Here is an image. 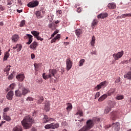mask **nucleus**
<instances>
[{
  "instance_id": "43",
  "label": "nucleus",
  "mask_w": 131,
  "mask_h": 131,
  "mask_svg": "<svg viewBox=\"0 0 131 131\" xmlns=\"http://www.w3.org/2000/svg\"><path fill=\"white\" fill-rule=\"evenodd\" d=\"M84 59H81L79 61V66L81 67L83 65V63H84Z\"/></svg>"
},
{
  "instance_id": "46",
  "label": "nucleus",
  "mask_w": 131,
  "mask_h": 131,
  "mask_svg": "<svg viewBox=\"0 0 131 131\" xmlns=\"http://www.w3.org/2000/svg\"><path fill=\"white\" fill-rule=\"evenodd\" d=\"M34 68H35V70H36L37 71L38 70V67H39L38 64L34 63Z\"/></svg>"
},
{
  "instance_id": "51",
  "label": "nucleus",
  "mask_w": 131,
  "mask_h": 131,
  "mask_svg": "<svg viewBox=\"0 0 131 131\" xmlns=\"http://www.w3.org/2000/svg\"><path fill=\"white\" fill-rule=\"evenodd\" d=\"M78 131H88V130L85 128L84 126H83L82 128H81Z\"/></svg>"
},
{
  "instance_id": "64",
  "label": "nucleus",
  "mask_w": 131,
  "mask_h": 131,
  "mask_svg": "<svg viewBox=\"0 0 131 131\" xmlns=\"http://www.w3.org/2000/svg\"><path fill=\"white\" fill-rule=\"evenodd\" d=\"M64 43H66V46H68L69 45V42H64Z\"/></svg>"
},
{
  "instance_id": "40",
  "label": "nucleus",
  "mask_w": 131,
  "mask_h": 131,
  "mask_svg": "<svg viewBox=\"0 0 131 131\" xmlns=\"http://www.w3.org/2000/svg\"><path fill=\"white\" fill-rule=\"evenodd\" d=\"M116 99L117 100H123V99H124V96H123V95H117Z\"/></svg>"
},
{
  "instance_id": "39",
  "label": "nucleus",
  "mask_w": 131,
  "mask_h": 131,
  "mask_svg": "<svg viewBox=\"0 0 131 131\" xmlns=\"http://www.w3.org/2000/svg\"><path fill=\"white\" fill-rule=\"evenodd\" d=\"M116 104V102L115 101H110V106L111 108H113L114 106Z\"/></svg>"
},
{
  "instance_id": "48",
  "label": "nucleus",
  "mask_w": 131,
  "mask_h": 131,
  "mask_svg": "<svg viewBox=\"0 0 131 131\" xmlns=\"http://www.w3.org/2000/svg\"><path fill=\"white\" fill-rule=\"evenodd\" d=\"M14 73H11L10 75H9L8 77L9 80H11V79H13V75Z\"/></svg>"
},
{
  "instance_id": "27",
  "label": "nucleus",
  "mask_w": 131,
  "mask_h": 131,
  "mask_svg": "<svg viewBox=\"0 0 131 131\" xmlns=\"http://www.w3.org/2000/svg\"><path fill=\"white\" fill-rule=\"evenodd\" d=\"M35 15L38 19H40V18H42V16H41V12L40 11H36Z\"/></svg>"
},
{
  "instance_id": "29",
  "label": "nucleus",
  "mask_w": 131,
  "mask_h": 131,
  "mask_svg": "<svg viewBox=\"0 0 131 131\" xmlns=\"http://www.w3.org/2000/svg\"><path fill=\"white\" fill-rule=\"evenodd\" d=\"M115 89H111L110 90H109L107 92V95L108 96H112L114 93H115Z\"/></svg>"
},
{
  "instance_id": "41",
  "label": "nucleus",
  "mask_w": 131,
  "mask_h": 131,
  "mask_svg": "<svg viewBox=\"0 0 131 131\" xmlns=\"http://www.w3.org/2000/svg\"><path fill=\"white\" fill-rule=\"evenodd\" d=\"M110 111H111V107H107L105 109L104 113H105L106 114H108V113H109Z\"/></svg>"
},
{
  "instance_id": "34",
  "label": "nucleus",
  "mask_w": 131,
  "mask_h": 131,
  "mask_svg": "<svg viewBox=\"0 0 131 131\" xmlns=\"http://www.w3.org/2000/svg\"><path fill=\"white\" fill-rule=\"evenodd\" d=\"M67 107L66 108L67 111H70L71 109H72V104L70 103H67Z\"/></svg>"
},
{
  "instance_id": "62",
  "label": "nucleus",
  "mask_w": 131,
  "mask_h": 131,
  "mask_svg": "<svg viewBox=\"0 0 131 131\" xmlns=\"http://www.w3.org/2000/svg\"><path fill=\"white\" fill-rule=\"evenodd\" d=\"M37 113V112H34L33 113V116H36V114Z\"/></svg>"
},
{
  "instance_id": "33",
  "label": "nucleus",
  "mask_w": 131,
  "mask_h": 131,
  "mask_svg": "<svg viewBox=\"0 0 131 131\" xmlns=\"http://www.w3.org/2000/svg\"><path fill=\"white\" fill-rule=\"evenodd\" d=\"M124 78H127V79H131V72H129L126 75H124Z\"/></svg>"
},
{
  "instance_id": "23",
  "label": "nucleus",
  "mask_w": 131,
  "mask_h": 131,
  "mask_svg": "<svg viewBox=\"0 0 131 131\" xmlns=\"http://www.w3.org/2000/svg\"><path fill=\"white\" fill-rule=\"evenodd\" d=\"M61 38V35L58 34L57 36L51 41V43H53V42H56V40L58 39V40Z\"/></svg>"
},
{
  "instance_id": "8",
  "label": "nucleus",
  "mask_w": 131,
  "mask_h": 131,
  "mask_svg": "<svg viewBox=\"0 0 131 131\" xmlns=\"http://www.w3.org/2000/svg\"><path fill=\"white\" fill-rule=\"evenodd\" d=\"M114 127V128H117V129H119L120 127V124L119 122L113 123L112 124L107 125L105 126L106 128H109V127Z\"/></svg>"
},
{
  "instance_id": "44",
  "label": "nucleus",
  "mask_w": 131,
  "mask_h": 131,
  "mask_svg": "<svg viewBox=\"0 0 131 131\" xmlns=\"http://www.w3.org/2000/svg\"><path fill=\"white\" fill-rule=\"evenodd\" d=\"M25 25V20H21V21L19 24L20 27H23V26H24Z\"/></svg>"
},
{
  "instance_id": "3",
  "label": "nucleus",
  "mask_w": 131,
  "mask_h": 131,
  "mask_svg": "<svg viewBox=\"0 0 131 131\" xmlns=\"http://www.w3.org/2000/svg\"><path fill=\"white\" fill-rule=\"evenodd\" d=\"M97 120V121H100V119L95 118L93 120L89 119L86 122V125L84 126V127L88 130H90L91 128H93L94 126L95 125V122Z\"/></svg>"
},
{
  "instance_id": "4",
  "label": "nucleus",
  "mask_w": 131,
  "mask_h": 131,
  "mask_svg": "<svg viewBox=\"0 0 131 131\" xmlns=\"http://www.w3.org/2000/svg\"><path fill=\"white\" fill-rule=\"evenodd\" d=\"M58 127H59V124L54 123L48 124L45 126L46 129H55V128H58Z\"/></svg>"
},
{
  "instance_id": "31",
  "label": "nucleus",
  "mask_w": 131,
  "mask_h": 131,
  "mask_svg": "<svg viewBox=\"0 0 131 131\" xmlns=\"http://www.w3.org/2000/svg\"><path fill=\"white\" fill-rule=\"evenodd\" d=\"M31 33L32 34H33V35H34V36H35L36 38L39 36V32L36 31H32Z\"/></svg>"
},
{
  "instance_id": "12",
  "label": "nucleus",
  "mask_w": 131,
  "mask_h": 131,
  "mask_svg": "<svg viewBox=\"0 0 131 131\" xmlns=\"http://www.w3.org/2000/svg\"><path fill=\"white\" fill-rule=\"evenodd\" d=\"M106 82H107V81H106L101 82L99 84L97 85V86L95 88V90L99 91V90H101V89H102V87L104 86V85L106 84Z\"/></svg>"
},
{
  "instance_id": "42",
  "label": "nucleus",
  "mask_w": 131,
  "mask_h": 131,
  "mask_svg": "<svg viewBox=\"0 0 131 131\" xmlns=\"http://www.w3.org/2000/svg\"><path fill=\"white\" fill-rule=\"evenodd\" d=\"M15 86H16V84L12 83L10 85L9 89L10 90H14V89H15Z\"/></svg>"
},
{
  "instance_id": "13",
  "label": "nucleus",
  "mask_w": 131,
  "mask_h": 131,
  "mask_svg": "<svg viewBox=\"0 0 131 131\" xmlns=\"http://www.w3.org/2000/svg\"><path fill=\"white\" fill-rule=\"evenodd\" d=\"M14 96V92L13 91H10L8 92L6 95V98L7 100H13V96Z\"/></svg>"
},
{
  "instance_id": "17",
  "label": "nucleus",
  "mask_w": 131,
  "mask_h": 131,
  "mask_svg": "<svg viewBox=\"0 0 131 131\" xmlns=\"http://www.w3.org/2000/svg\"><path fill=\"white\" fill-rule=\"evenodd\" d=\"M106 17H108V13H101L97 16L98 19H105Z\"/></svg>"
},
{
  "instance_id": "58",
  "label": "nucleus",
  "mask_w": 131,
  "mask_h": 131,
  "mask_svg": "<svg viewBox=\"0 0 131 131\" xmlns=\"http://www.w3.org/2000/svg\"><path fill=\"white\" fill-rule=\"evenodd\" d=\"M81 11V9H80V8H77V12H78V13H80Z\"/></svg>"
},
{
  "instance_id": "63",
  "label": "nucleus",
  "mask_w": 131,
  "mask_h": 131,
  "mask_svg": "<svg viewBox=\"0 0 131 131\" xmlns=\"http://www.w3.org/2000/svg\"><path fill=\"white\" fill-rule=\"evenodd\" d=\"M59 23H60V21L59 20H57L55 22V24H59Z\"/></svg>"
},
{
  "instance_id": "54",
  "label": "nucleus",
  "mask_w": 131,
  "mask_h": 131,
  "mask_svg": "<svg viewBox=\"0 0 131 131\" xmlns=\"http://www.w3.org/2000/svg\"><path fill=\"white\" fill-rule=\"evenodd\" d=\"M115 82L118 83V82H120V78H118L115 81Z\"/></svg>"
},
{
  "instance_id": "24",
  "label": "nucleus",
  "mask_w": 131,
  "mask_h": 131,
  "mask_svg": "<svg viewBox=\"0 0 131 131\" xmlns=\"http://www.w3.org/2000/svg\"><path fill=\"white\" fill-rule=\"evenodd\" d=\"M107 97H108V95L107 94H103L98 99V101L103 102L104 100H105V99H107Z\"/></svg>"
},
{
  "instance_id": "61",
  "label": "nucleus",
  "mask_w": 131,
  "mask_h": 131,
  "mask_svg": "<svg viewBox=\"0 0 131 131\" xmlns=\"http://www.w3.org/2000/svg\"><path fill=\"white\" fill-rule=\"evenodd\" d=\"M126 16H127V17H131V13H127V14H126Z\"/></svg>"
},
{
  "instance_id": "9",
  "label": "nucleus",
  "mask_w": 131,
  "mask_h": 131,
  "mask_svg": "<svg viewBox=\"0 0 131 131\" xmlns=\"http://www.w3.org/2000/svg\"><path fill=\"white\" fill-rule=\"evenodd\" d=\"M32 37H33V36L30 34H27L24 37V39H27V38H29V41L26 43L27 45H30V43L32 42V40H33Z\"/></svg>"
},
{
  "instance_id": "5",
  "label": "nucleus",
  "mask_w": 131,
  "mask_h": 131,
  "mask_svg": "<svg viewBox=\"0 0 131 131\" xmlns=\"http://www.w3.org/2000/svg\"><path fill=\"white\" fill-rule=\"evenodd\" d=\"M124 52L123 51H121V52H119L117 53H114L113 55V57H114L115 61H117L119 60L120 58H121L123 56Z\"/></svg>"
},
{
  "instance_id": "45",
  "label": "nucleus",
  "mask_w": 131,
  "mask_h": 131,
  "mask_svg": "<svg viewBox=\"0 0 131 131\" xmlns=\"http://www.w3.org/2000/svg\"><path fill=\"white\" fill-rule=\"evenodd\" d=\"M59 32V31L56 30L54 32V33L51 35V38H52V37H54L55 36V35H56V34H57V33H58Z\"/></svg>"
},
{
  "instance_id": "52",
  "label": "nucleus",
  "mask_w": 131,
  "mask_h": 131,
  "mask_svg": "<svg viewBox=\"0 0 131 131\" xmlns=\"http://www.w3.org/2000/svg\"><path fill=\"white\" fill-rule=\"evenodd\" d=\"M9 110H10V108H9V107L5 108L4 109V112H8V111H9Z\"/></svg>"
},
{
  "instance_id": "55",
  "label": "nucleus",
  "mask_w": 131,
  "mask_h": 131,
  "mask_svg": "<svg viewBox=\"0 0 131 131\" xmlns=\"http://www.w3.org/2000/svg\"><path fill=\"white\" fill-rule=\"evenodd\" d=\"M31 59H34V58H35V55H34V54H32L31 55Z\"/></svg>"
},
{
  "instance_id": "50",
  "label": "nucleus",
  "mask_w": 131,
  "mask_h": 131,
  "mask_svg": "<svg viewBox=\"0 0 131 131\" xmlns=\"http://www.w3.org/2000/svg\"><path fill=\"white\" fill-rule=\"evenodd\" d=\"M36 38L37 39V40H40V41H42V40H43V38H41L39 37V36H38Z\"/></svg>"
},
{
  "instance_id": "6",
  "label": "nucleus",
  "mask_w": 131,
  "mask_h": 131,
  "mask_svg": "<svg viewBox=\"0 0 131 131\" xmlns=\"http://www.w3.org/2000/svg\"><path fill=\"white\" fill-rule=\"evenodd\" d=\"M39 3L37 1H33L31 2H29L27 6L29 8H35V7H37L38 6Z\"/></svg>"
},
{
  "instance_id": "14",
  "label": "nucleus",
  "mask_w": 131,
  "mask_h": 131,
  "mask_svg": "<svg viewBox=\"0 0 131 131\" xmlns=\"http://www.w3.org/2000/svg\"><path fill=\"white\" fill-rule=\"evenodd\" d=\"M21 93L23 96H26L27 94L29 93H30V90H29V89L26 88L25 87H23L21 89Z\"/></svg>"
},
{
  "instance_id": "59",
  "label": "nucleus",
  "mask_w": 131,
  "mask_h": 131,
  "mask_svg": "<svg viewBox=\"0 0 131 131\" xmlns=\"http://www.w3.org/2000/svg\"><path fill=\"white\" fill-rule=\"evenodd\" d=\"M16 11H17V13H22L23 12V10H19V9H17Z\"/></svg>"
},
{
  "instance_id": "28",
  "label": "nucleus",
  "mask_w": 131,
  "mask_h": 131,
  "mask_svg": "<svg viewBox=\"0 0 131 131\" xmlns=\"http://www.w3.org/2000/svg\"><path fill=\"white\" fill-rule=\"evenodd\" d=\"M15 94L16 97H22V96H23L22 93H21V91L19 90L15 91Z\"/></svg>"
},
{
  "instance_id": "37",
  "label": "nucleus",
  "mask_w": 131,
  "mask_h": 131,
  "mask_svg": "<svg viewBox=\"0 0 131 131\" xmlns=\"http://www.w3.org/2000/svg\"><path fill=\"white\" fill-rule=\"evenodd\" d=\"M11 70V68L10 67H7L5 69H4V71L6 72L8 75L9 74V72Z\"/></svg>"
},
{
  "instance_id": "10",
  "label": "nucleus",
  "mask_w": 131,
  "mask_h": 131,
  "mask_svg": "<svg viewBox=\"0 0 131 131\" xmlns=\"http://www.w3.org/2000/svg\"><path fill=\"white\" fill-rule=\"evenodd\" d=\"M54 119L49 117L47 115H45L42 119L43 123H47V122H50V121H53Z\"/></svg>"
},
{
  "instance_id": "7",
  "label": "nucleus",
  "mask_w": 131,
  "mask_h": 131,
  "mask_svg": "<svg viewBox=\"0 0 131 131\" xmlns=\"http://www.w3.org/2000/svg\"><path fill=\"white\" fill-rule=\"evenodd\" d=\"M73 64V62H72V61H71V59H70V58H67L66 59L67 70L68 71H69V70H70V69L72 68Z\"/></svg>"
},
{
  "instance_id": "21",
  "label": "nucleus",
  "mask_w": 131,
  "mask_h": 131,
  "mask_svg": "<svg viewBox=\"0 0 131 131\" xmlns=\"http://www.w3.org/2000/svg\"><path fill=\"white\" fill-rule=\"evenodd\" d=\"M75 34L77 37H79L81 34H82V30L78 29L75 31Z\"/></svg>"
},
{
  "instance_id": "56",
  "label": "nucleus",
  "mask_w": 131,
  "mask_h": 131,
  "mask_svg": "<svg viewBox=\"0 0 131 131\" xmlns=\"http://www.w3.org/2000/svg\"><path fill=\"white\" fill-rule=\"evenodd\" d=\"M4 123H6V121H2L1 122V123H0V126H2L3 124H4Z\"/></svg>"
},
{
  "instance_id": "30",
  "label": "nucleus",
  "mask_w": 131,
  "mask_h": 131,
  "mask_svg": "<svg viewBox=\"0 0 131 131\" xmlns=\"http://www.w3.org/2000/svg\"><path fill=\"white\" fill-rule=\"evenodd\" d=\"M9 57H10V53L9 52H5L4 54V61H7Z\"/></svg>"
},
{
  "instance_id": "47",
  "label": "nucleus",
  "mask_w": 131,
  "mask_h": 131,
  "mask_svg": "<svg viewBox=\"0 0 131 131\" xmlns=\"http://www.w3.org/2000/svg\"><path fill=\"white\" fill-rule=\"evenodd\" d=\"M100 96H101V94L100 93V92H97L95 95V99H97V98H99Z\"/></svg>"
},
{
  "instance_id": "18",
  "label": "nucleus",
  "mask_w": 131,
  "mask_h": 131,
  "mask_svg": "<svg viewBox=\"0 0 131 131\" xmlns=\"http://www.w3.org/2000/svg\"><path fill=\"white\" fill-rule=\"evenodd\" d=\"M11 39L13 42H17V41H18V40L19 39V35L17 34L13 35Z\"/></svg>"
},
{
  "instance_id": "35",
  "label": "nucleus",
  "mask_w": 131,
  "mask_h": 131,
  "mask_svg": "<svg viewBox=\"0 0 131 131\" xmlns=\"http://www.w3.org/2000/svg\"><path fill=\"white\" fill-rule=\"evenodd\" d=\"M95 41H96V37H95V36H93L92 41L91 42V45L92 47L95 46Z\"/></svg>"
},
{
  "instance_id": "15",
  "label": "nucleus",
  "mask_w": 131,
  "mask_h": 131,
  "mask_svg": "<svg viewBox=\"0 0 131 131\" xmlns=\"http://www.w3.org/2000/svg\"><path fill=\"white\" fill-rule=\"evenodd\" d=\"M36 101H37V103L38 104H41L42 102H43V100L45 99L43 98V97L41 96H37L35 98Z\"/></svg>"
},
{
  "instance_id": "1",
  "label": "nucleus",
  "mask_w": 131,
  "mask_h": 131,
  "mask_svg": "<svg viewBox=\"0 0 131 131\" xmlns=\"http://www.w3.org/2000/svg\"><path fill=\"white\" fill-rule=\"evenodd\" d=\"M32 122H33V119H32V118L29 116L25 117L23 120L21 121L22 125L26 129L31 127Z\"/></svg>"
},
{
  "instance_id": "57",
  "label": "nucleus",
  "mask_w": 131,
  "mask_h": 131,
  "mask_svg": "<svg viewBox=\"0 0 131 131\" xmlns=\"http://www.w3.org/2000/svg\"><path fill=\"white\" fill-rule=\"evenodd\" d=\"M57 13H58V14H62V11L61 10H58Z\"/></svg>"
},
{
  "instance_id": "2",
  "label": "nucleus",
  "mask_w": 131,
  "mask_h": 131,
  "mask_svg": "<svg viewBox=\"0 0 131 131\" xmlns=\"http://www.w3.org/2000/svg\"><path fill=\"white\" fill-rule=\"evenodd\" d=\"M57 70L53 69H50L49 70V73L47 75H46V73H43L42 74V77L45 80H47V79H52V77H55V75L57 74Z\"/></svg>"
},
{
  "instance_id": "53",
  "label": "nucleus",
  "mask_w": 131,
  "mask_h": 131,
  "mask_svg": "<svg viewBox=\"0 0 131 131\" xmlns=\"http://www.w3.org/2000/svg\"><path fill=\"white\" fill-rule=\"evenodd\" d=\"M54 25V24L51 23L49 24V28H53V26Z\"/></svg>"
},
{
  "instance_id": "26",
  "label": "nucleus",
  "mask_w": 131,
  "mask_h": 131,
  "mask_svg": "<svg viewBox=\"0 0 131 131\" xmlns=\"http://www.w3.org/2000/svg\"><path fill=\"white\" fill-rule=\"evenodd\" d=\"M13 131H23L22 126L18 125L13 128Z\"/></svg>"
},
{
  "instance_id": "19",
  "label": "nucleus",
  "mask_w": 131,
  "mask_h": 131,
  "mask_svg": "<svg viewBox=\"0 0 131 131\" xmlns=\"http://www.w3.org/2000/svg\"><path fill=\"white\" fill-rule=\"evenodd\" d=\"M16 78L18 79V81H23L24 80V78H25V76H24V74H19L17 76H16Z\"/></svg>"
},
{
  "instance_id": "20",
  "label": "nucleus",
  "mask_w": 131,
  "mask_h": 131,
  "mask_svg": "<svg viewBox=\"0 0 131 131\" xmlns=\"http://www.w3.org/2000/svg\"><path fill=\"white\" fill-rule=\"evenodd\" d=\"M13 50H16L17 52H20L22 49V45L17 44L15 47H13Z\"/></svg>"
},
{
  "instance_id": "11",
  "label": "nucleus",
  "mask_w": 131,
  "mask_h": 131,
  "mask_svg": "<svg viewBox=\"0 0 131 131\" xmlns=\"http://www.w3.org/2000/svg\"><path fill=\"white\" fill-rule=\"evenodd\" d=\"M44 104V110L47 112L50 111V109H51V103L50 101H45Z\"/></svg>"
},
{
  "instance_id": "16",
  "label": "nucleus",
  "mask_w": 131,
  "mask_h": 131,
  "mask_svg": "<svg viewBox=\"0 0 131 131\" xmlns=\"http://www.w3.org/2000/svg\"><path fill=\"white\" fill-rule=\"evenodd\" d=\"M38 46V43L36 41H34L30 46V48L33 51H35V50H36V48H37Z\"/></svg>"
},
{
  "instance_id": "49",
  "label": "nucleus",
  "mask_w": 131,
  "mask_h": 131,
  "mask_svg": "<svg viewBox=\"0 0 131 131\" xmlns=\"http://www.w3.org/2000/svg\"><path fill=\"white\" fill-rule=\"evenodd\" d=\"M33 100H34L33 98L31 97H28L27 98L26 101H33Z\"/></svg>"
},
{
  "instance_id": "32",
  "label": "nucleus",
  "mask_w": 131,
  "mask_h": 131,
  "mask_svg": "<svg viewBox=\"0 0 131 131\" xmlns=\"http://www.w3.org/2000/svg\"><path fill=\"white\" fill-rule=\"evenodd\" d=\"M111 118L113 120V121H114V120L116 119V113L115 112L112 113Z\"/></svg>"
},
{
  "instance_id": "22",
  "label": "nucleus",
  "mask_w": 131,
  "mask_h": 131,
  "mask_svg": "<svg viewBox=\"0 0 131 131\" xmlns=\"http://www.w3.org/2000/svg\"><path fill=\"white\" fill-rule=\"evenodd\" d=\"M108 9H111V10H114L116 8V4L114 3H109L107 5Z\"/></svg>"
},
{
  "instance_id": "36",
  "label": "nucleus",
  "mask_w": 131,
  "mask_h": 131,
  "mask_svg": "<svg viewBox=\"0 0 131 131\" xmlns=\"http://www.w3.org/2000/svg\"><path fill=\"white\" fill-rule=\"evenodd\" d=\"M98 24V21L97 19H94L92 24V28H94V26H96Z\"/></svg>"
},
{
  "instance_id": "60",
  "label": "nucleus",
  "mask_w": 131,
  "mask_h": 131,
  "mask_svg": "<svg viewBox=\"0 0 131 131\" xmlns=\"http://www.w3.org/2000/svg\"><path fill=\"white\" fill-rule=\"evenodd\" d=\"M122 18H125L126 16V14H124L121 15Z\"/></svg>"
},
{
  "instance_id": "25",
  "label": "nucleus",
  "mask_w": 131,
  "mask_h": 131,
  "mask_svg": "<svg viewBox=\"0 0 131 131\" xmlns=\"http://www.w3.org/2000/svg\"><path fill=\"white\" fill-rule=\"evenodd\" d=\"M3 117L5 120H6V121H10L11 120V117L7 115V114L5 113H3Z\"/></svg>"
},
{
  "instance_id": "38",
  "label": "nucleus",
  "mask_w": 131,
  "mask_h": 131,
  "mask_svg": "<svg viewBox=\"0 0 131 131\" xmlns=\"http://www.w3.org/2000/svg\"><path fill=\"white\" fill-rule=\"evenodd\" d=\"M76 115H79L80 117H82V116H83V113H82V111L78 110V112L76 113Z\"/></svg>"
}]
</instances>
